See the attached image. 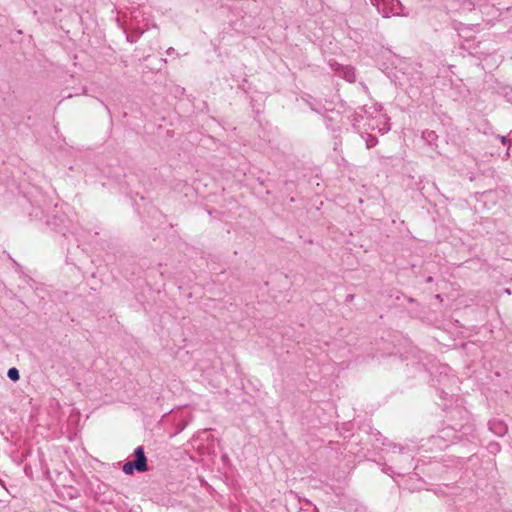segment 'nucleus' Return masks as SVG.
I'll return each instance as SVG.
<instances>
[{"mask_svg":"<svg viewBox=\"0 0 512 512\" xmlns=\"http://www.w3.org/2000/svg\"><path fill=\"white\" fill-rule=\"evenodd\" d=\"M500 140L503 144L507 143V138L505 136L500 137Z\"/></svg>","mask_w":512,"mask_h":512,"instance_id":"9","label":"nucleus"},{"mask_svg":"<svg viewBox=\"0 0 512 512\" xmlns=\"http://www.w3.org/2000/svg\"><path fill=\"white\" fill-rule=\"evenodd\" d=\"M390 130V127L388 126L387 123L384 124V126L382 128L379 129V131L384 134L386 132H388Z\"/></svg>","mask_w":512,"mask_h":512,"instance_id":"8","label":"nucleus"},{"mask_svg":"<svg viewBox=\"0 0 512 512\" xmlns=\"http://www.w3.org/2000/svg\"><path fill=\"white\" fill-rule=\"evenodd\" d=\"M122 470L125 474H132L133 471L135 470V467L133 466V461L126 462L123 465Z\"/></svg>","mask_w":512,"mask_h":512,"instance_id":"6","label":"nucleus"},{"mask_svg":"<svg viewBox=\"0 0 512 512\" xmlns=\"http://www.w3.org/2000/svg\"><path fill=\"white\" fill-rule=\"evenodd\" d=\"M334 70L340 77H343L348 82H354L356 79L355 69L351 66L337 64Z\"/></svg>","mask_w":512,"mask_h":512,"instance_id":"3","label":"nucleus"},{"mask_svg":"<svg viewBox=\"0 0 512 512\" xmlns=\"http://www.w3.org/2000/svg\"><path fill=\"white\" fill-rule=\"evenodd\" d=\"M489 427H490V430L498 436H503L507 432V426L502 421H498V420L490 421Z\"/></svg>","mask_w":512,"mask_h":512,"instance_id":"4","label":"nucleus"},{"mask_svg":"<svg viewBox=\"0 0 512 512\" xmlns=\"http://www.w3.org/2000/svg\"><path fill=\"white\" fill-rule=\"evenodd\" d=\"M371 3L383 17L400 15L402 11V5L399 0H371Z\"/></svg>","mask_w":512,"mask_h":512,"instance_id":"1","label":"nucleus"},{"mask_svg":"<svg viewBox=\"0 0 512 512\" xmlns=\"http://www.w3.org/2000/svg\"><path fill=\"white\" fill-rule=\"evenodd\" d=\"M488 449L491 453H497L500 450L498 443H490Z\"/></svg>","mask_w":512,"mask_h":512,"instance_id":"7","label":"nucleus"},{"mask_svg":"<svg viewBox=\"0 0 512 512\" xmlns=\"http://www.w3.org/2000/svg\"><path fill=\"white\" fill-rule=\"evenodd\" d=\"M135 460L133 461V466L135 470L138 472H145L148 470L147 459L144 453V448L142 446H138L135 449Z\"/></svg>","mask_w":512,"mask_h":512,"instance_id":"2","label":"nucleus"},{"mask_svg":"<svg viewBox=\"0 0 512 512\" xmlns=\"http://www.w3.org/2000/svg\"><path fill=\"white\" fill-rule=\"evenodd\" d=\"M7 376L12 381H17L20 378L19 371L16 368H10L7 372Z\"/></svg>","mask_w":512,"mask_h":512,"instance_id":"5","label":"nucleus"}]
</instances>
